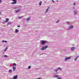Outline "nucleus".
Instances as JSON below:
<instances>
[{
	"label": "nucleus",
	"mask_w": 79,
	"mask_h": 79,
	"mask_svg": "<svg viewBox=\"0 0 79 79\" xmlns=\"http://www.w3.org/2000/svg\"><path fill=\"white\" fill-rule=\"evenodd\" d=\"M57 71H58V69H56L55 70V72H57Z\"/></svg>",
	"instance_id": "nucleus-23"
},
{
	"label": "nucleus",
	"mask_w": 79,
	"mask_h": 79,
	"mask_svg": "<svg viewBox=\"0 0 79 79\" xmlns=\"http://www.w3.org/2000/svg\"><path fill=\"white\" fill-rule=\"evenodd\" d=\"M70 58H71V57H66V58H65V61L66 60H69V59H70Z\"/></svg>",
	"instance_id": "nucleus-5"
},
{
	"label": "nucleus",
	"mask_w": 79,
	"mask_h": 79,
	"mask_svg": "<svg viewBox=\"0 0 79 79\" xmlns=\"http://www.w3.org/2000/svg\"><path fill=\"white\" fill-rule=\"evenodd\" d=\"M58 77V76H56V77Z\"/></svg>",
	"instance_id": "nucleus-34"
},
{
	"label": "nucleus",
	"mask_w": 79,
	"mask_h": 79,
	"mask_svg": "<svg viewBox=\"0 0 79 79\" xmlns=\"http://www.w3.org/2000/svg\"><path fill=\"white\" fill-rule=\"evenodd\" d=\"M4 57H8V56H7V55H5L4 56Z\"/></svg>",
	"instance_id": "nucleus-22"
},
{
	"label": "nucleus",
	"mask_w": 79,
	"mask_h": 79,
	"mask_svg": "<svg viewBox=\"0 0 79 79\" xmlns=\"http://www.w3.org/2000/svg\"><path fill=\"white\" fill-rule=\"evenodd\" d=\"M52 2H53V3H54V1L53 0H52Z\"/></svg>",
	"instance_id": "nucleus-30"
},
{
	"label": "nucleus",
	"mask_w": 79,
	"mask_h": 79,
	"mask_svg": "<svg viewBox=\"0 0 79 79\" xmlns=\"http://www.w3.org/2000/svg\"><path fill=\"white\" fill-rule=\"evenodd\" d=\"M57 2H58V0H57Z\"/></svg>",
	"instance_id": "nucleus-39"
},
{
	"label": "nucleus",
	"mask_w": 79,
	"mask_h": 79,
	"mask_svg": "<svg viewBox=\"0 0 79 79\" xmlns=\"http://www.w3.org/2000/svg\"><path fill=\"white\" fill-rule=\"evenodd\" d=\"M37 79H41L40 78H38Z\"/></svg>",
	"instance_id": "nucleus-37"
},
{
	"label": "nucleus",
	"mask_w": 79,
	"mask_h": 79,
	"mask_svg": "<svg viewBox=\"0 0 79 79\" xmlns=\"http://www.w3.org/2000/svg\"><path fill=\"white\" fill-rule=\"evenodd\" d=\"M9 73H12V70H9Z\"/></svg>",
	"instance_id": "nucleus-17"
},
{
	"label": "nucleus",
	"mask_w": 79,
	"mask_h": 79,
	"mask_svg": "<svg viewBox=\"0 0 79 79\" xmlns=\"http://www.w3.org/2000/svg\"><path fill=\"white\" fill-rule=\"evenodd\" d=\"M1 19V18H0V19Z\"/></svg>",
	"instance_id": "nucleus-38"
},
{
	"label": "nucleus",
	"mask_w": 79,
	"mask_h": 79,
	"mask_svg": "<svg viewBox=\"0 0 79 79\" xmlns=\"http://www.w3.org/2000/svg\"><path fill=\"white\" fill-rule=\"evenodd\" d=\"M20 11V10H19V9L17 10H15V11L16 12V13H18V12H19Z\"/></svg>",
	"instance_id": "nucleus-6"
},
{
	"label": "nucleus",
	"mask_w": 79,
	"mask_h": 79,
	"mask_svg": "<svg viewBox=\"0 0 79 79\" xmlns=\"http://www.w3.org/2000/svg\"><path fill=\"white\" fill-rule=\"evenodd\" d=\"M2 2V0H0V3H1Z\"/></svg>",
	"instance_id": "nucleus-24"
},
{
	"label": "nucleus",
	"mask_w": 79,
	"mask_h": 79,
	"mask_svg": "<svg viewBox=\"0 0 79 79\" xmlns=\"http://www.w3.org/2000/svg\"><path fill=\"white\" fill-rule=\"evenodd\" d=\"M22 18V17H19V19H21V18Z\"/></svg>",
	"instance_id": "nucleus-26"
},
{
	"label": "nucleus",
	"mask_w": 79,
	"mask_h": 79,
	"mask_svg": "<svg viewBox=\"0 0 79 79\" xmlns=\"http://www.w3.org/2000/svg\"><path fill=\"white\" fill-rule=\"evenodd\" d=\"M78 57H79V56H77L76 58H75L74 59L75 61H76V60H77V58Z\"/></svg>",
	"instance_id": "nucleus-12"
},
{
	"label": "nucleus",
	"mask_w": 79,
	"mask_h": 79,
	"mask_svg": "<svg viewBox=\"0 0 79 79\" xmlns=\"http://www.w3.org/2000/svg\"><path fill=\"white\" fill-rule=\"evenodd\" d=\"M73 28V26H71L69 27V29H71Z\"/></svg>",
	"instance_id": "nucleus-9"
},
{
	"label": "nucleus",
	"mask_w": 79,
	"mask_h": 79,
	"mask_svg": "<svg viewBox=\"0 0 79 79\" xmlns=\"http://www.w3.org/2000/svg\"><path fill=\"white\" fill-rule=\"evenodd\" d=\"M73 5H76V3H75V2H74L73 3Z\"/></svg>",
	"instance_id": "nucleus-25"
},
{
	"label": "nucleus",
	"mask_w": 79,
	"mask_h": 79,
	"mask_svg": "<svg viewBox=\"0 0 79 79\" xmlns=\"http://www.w3.org/2000/svg\"><path fill=\"white\" fill-rule=\"evenodd\" d=\"M12 2H12L11 3L12 4H16L17 3V1H16V0H12Z\"/></svg>",
	"instance_id": "nucleus-3"
},
{
	"label": "nucleus",
	"mask_w": 79,
	"mask_h": 79,
	"mask_svg": "<svg viewBox=\"0 0 79 79\" xmlns=\"http://www.w3.org/2000/svg\"><path fill=\"white\" fill-rule=\"evenodd\" d=\"M2 42H3V43H4V42H5V40H2Z\"/></svg>",
	"instance_id": "nucleus-29"
},
{
	"label": "nucleus",
	"mask_w": 79,
	"mask_h": 79,
	"mask_svg": "<svg viewBox=\"0 0 79 79\" xmlns=\"http://www.w3.org/2000/svg\"><path fill=\"white\" fill-rule=\"evenodd\" d=\"M59 22V20H58L57 22H56V23H58Z\"/></svg>",
	"instance_id": "nucleus-28"
},
{
	"label": "nucleus",
	"mask_w": 79,
	"mask_h": 79,
	"mask_svg": "<svg viewBox=\"0 0 79 79\" xmlns=\"http://www.w3.org/2000/svg\"><path fill=\"white\" fill-rule=\"evenodd\" d=\"M67 23H68V24H69V22H67Z\"/></svg>",
	"instance_id": "nucleus-32"
},
{
	"label": "nucleus",
	"mask_w": 79,
	"mask_h": 79,
	"mask_svg": "<svg viewBox=\"0 0 79 79\" xmlns=\"http://www.w3.org/2000/svg\"><path fill=\"white\" fill-rule=\"evenodd\" d=\"M31 68V66H29L28 67V69H30Z\"/></svg>",
	"instance_id": "nucleus-20"
},
{
	"label": "nucleus",
	"mask_w": 79,
	"mask_h": 79,
	"mask_svg": "<svg viewBox=\"0 0 79 79\" xmlns=\"http://www.w3.org/2000/svg\"><path fill=\"white\" fill-rule=\"evenodd\" d=\"M58 79H61V77H59L58 78Z\"/></svg>",
	"instance_id": "nucleus-27"
},
{
	"label": "nucleus",
	"mask_w": 79,
	"mask_h": 79,
	"mask_svg": "<svg viewBox=\"0 0 79 79\" xmlns=\"http://www.w3.org/2000/svg\"><path fill=\"white\" fill-rule=\"evenodd\" d=\"M5 43H7V41H5Z\"/></svg>",
	"instance_id": "nucleus-33"
},
{
	"label": "nucleus",
	"mask_w": 79,
	"mask_h": 79,
	"mask_svg": "<svg viewBox=\"0 0 79 79\" xmlns=\"http://www.w3.org/2000/svg\"><path fill=\"white\" fill-rule=\"evenodd\" d=\"M57 2H58V0H57Z\"/></svg>",
	"instance_id": "nucleus-40"
},
{
	"label": "nucleus",
	"mask_w": 79,
	"mask_h": 79,
	"mask_svg": "<svg viewBox=\"0 0 79 79\" xmlns=\"http://www.w3.org/2000/svg\"><path fill=\"white\" fill-rule=\"evenodd\" d=\"M42 3V1H41V2H40L39 3V5H40V6H41Z\"/></svg>",
	"instance_id": "nucleus-14"
},
{
	"label": "nucleus",
	"mask_w": 79,
	"mask_h": 79,
	"mask_svg": "<svg viewBox=\"0 0 79 79\" xmlns=\"http://www.w3.org/2000/svg\"><path fill=\"white\" fill-rule=\"evenodd\" d=\"M31 19V18H28V19H27V21H29V19Z\"/></svg>",
	"instance_id": "nucleus-15"
},
{
	"label": "nucleus",
	"mask_w": 79,
	"mask_h": 79,
	"mask_svg": "<svg viewBox=\"0 0 79 79\" xmlns=\"http://www.w3.org/2000/svg\"><path fill=\"white\" fill-rule=\"evenodd\" d=\"M58 69H60V70H61V69L60 67L58 68Z\"/></svg>",
	"instance_id": "nucleus-21"
},
{
	"label": "nucleus",
	"mask_w": 79,
	"mask_h": 79,
	"mask_svg": "<svg viewBox=\"0 0 79 79\" xmlns=\"http://www.w3.org/2000/svg\"><path fill=\"white\" fill-rule=\"evenodd\" d=\"M8 21H9V19H8V18H6V20L5 21V23H7V22H8Z\"/></svg>",
	"instance_id": "nucleus-7"
},
{
	"label": "nucleus",
	"mask_w": 79,
	"mask_h": 79,
	"mask_svg": "<svg viewBox=\"0 0 79 79\" xmlns=\"http://www.w3.org/2000/svg\"><path fill=\"white\" fill-rule=\"evenodd\" d=\"M14 8H15V9L16 8H15V7H14Z\"/></svg>",
	"instance_id": "nucleus-36"
},
{
	"label": "nucleus",
	"mask_w": 79,
	"mask_h": 79,
	"mask_svg": "<svg viewBox=\"0 0 79 79\" xmlns=\"http://www.w3.org/2000/svg\"><path fill=\"white\" fill-rule=\"evenodd\" d=\"M18 79V75H17L16 76H15L14 77V78H13V79Z\"/></svg>",
	"instance_id": "nucleus-4"
},
{
	"label": "nucleus",
	"mask_w": 79,
	"mask_h": 79,
	"mask_svg": "<svg viewBox=\"0 0 79 79\" xmlns=\"http://www.w3.org/2000/svg\"><path fill=\"white\" fill-rule=\"evenodd\" d=\"M17 27H20V25H19V26H17Z\"/></svg>",
	"instance_id": "nucleus-31"
},
{
	"label": "nucleus",
	"mask_w": 79,
	"mask_h": 79,
	"mask_svg": "<svg viewBox=\"0 0 79 79\" xmlns=\"http://www.w3.org/2000/svg\"><path fill=\"white\" fill-rule=\"evenodd\" d=\"M48 48V47L47 46H45L44 47H43L41 49V50H45V49H46V48Z\"/></svg>",
	"instance_id": "nucleus-1"
},
{
	"label": "nucleus",
	"mask_w": 79,
	"mask_h": 79,
	"mask_svg": "<svg viewBox=\"0 0 79 79\" xmlns=\"http://www.w3.org/2000/svg\"><path fill=\"white\" fill-rule=\"evenodd\" d=\"M49 8H50V7H48V10L49 9Z\"/></svg>",
	"instance_id": "nucleus-35"
},
{
	"label": "nucleus",
	"mask_w": 79,
	"mask_h": 79,
	"mask_svg": "<svg viewBox=\"0 0 79 79\" xmlns=\"http://www.w3.org/2000/svg\"><path fill=\"white\" fill-rule=\"evenodd\" d=\"M13 71H15V69H16V67L14 66L13 67Z\"/></svg>",
	"instance_id": "nucleus-8"
},
{
	"label": "nucleus",
	"mask_w": 79,
	"mask_h": 79,
	"mask_svg": "<svg viewBox=\"0 0 79 79\" xmlns=\"http://www.w3.org/2000/svg\"><path fill=\"white\" fill-rule=\"evenodd\" d=\"M75 48L74 47H72L71 48V50H72L73 51V50H74Z\"/></svg>",
	"instance_id": "nucleus-16"
},
{
	"label": "nucleus",
	"mask_w": 79,
	"mask_h": 79,
	"mask_svg": "<svg viewBox=\"0 0 79 79\" xmlns=\"http://www.w3.org/2000/svg\"><path fill=\"white\" fill-rule=\"evenodd\" d=\"M13 65H14V66H16V64L14 63L13 64Z\"/></svg>",
	"instance_id": "nucleus-19"
},
{
	"label": "nucleus",
	"mask_w": 79,
	"mask_h": 79,
	"mask_svg": "<svg viewBox=\"0 0 79 79\" xmlns=\"http://www.w3.org/2000/svg\"><path fill=\"white\" fill-rule=\"evenodd\" d=\"M74 15H76V14H77V11H76V10H74Z\"/></svg>",
	"instance_id": "nucleus-11"
},
{
	"label": "nucleus",
	"mask_w": 79,
	"mask_h": 79,
	"mask_svg": "<svg viewBox=\"0 0 79 79\" xmlns=\"http://www.w3.org/2000/svg\"><path fill=\"white\" fill-rule=\"evenodd\" d=\"M41 44L42 45H44L46 44V41H45V40H42L41 41Z\"/></svg>",
	"instance_id": "nucleus-2"
},
{
	"label": "nucleus",
	"mask_w": 79,
	"mask_h": 79,
	"mask_svg": "<svg viewBox=\"0 0 79 79\" xmlns=\"http://www.w3.org/2000/svg\"><path fill=\"white\" fill-rule=\"evenodd\" d=\"M48 11V9H47V10H46V11H45V13H47V12Z\"/></svg>",
	"instance_id": "nucleus-18"
},
{
	"label": "nucleus",
	"mask_w": 79,
	"mask_h": 79,
	"mask_svg": "<svg viewBox=\"0 0 79 79\" xmlns=\"http://www.w3.org/2000/svg\"><path fill=\"white\" fill-rule=\"evenodd\" d=\"M11 24V22H8L7 23V25H9V24Z\"/></svg>",
	"instance_id": "nucleus-13"
},
{
	"label": "nucleus",
	"mask_w": 79,
	"mask_h": 79,
	"mask_svg": "<svg viewBox=\"0 0 79 79\" xmlns=\"http://www.w3.org/2000/svg\"><path fill=\"white\" fill-rule=\"evenodd\" d=\"M19 31V30L18 29H16L15 30L16 33H18V32Z\"/></svg>",
	"instance_id": "nucleus-10"
}]
</instances>
